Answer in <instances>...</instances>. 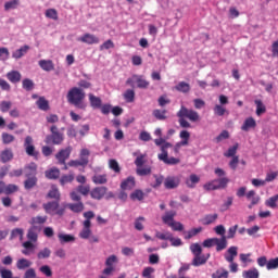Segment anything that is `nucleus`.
I'll return each mask as SVG.
<instances>
[{
	"label": "nucleus",
	"mask_w": 278,
	"mask_h": 278,
	"mask_svg": "<svg viewBox=\"0 0 278 278\" xmlns=\"http://www.w3.org/2000/svg\"><path fill=\"white\" fill-rule=\"evenodd\" d=\"M7 79L12 84H17L22 79V74L18 71H11L5 75Z\"/></svg>",
	"instance_id": "obj_25"
},
{
	"label": "nucleus",
	"mask_w": 278,
	"mask_h": 278,
	"mask_svg": "<svg viewBox=\"0 0 278 278\" xmlns=\"http://www.w3.org/2000/svg\"><path fill=\"white\" fill-rule=\"evenodd\" d=\"M180 182L181 179L178 176H168L165 178L163 186H165L167 190H173L176 189Z\"/></svg>",
	"instance_id": "obj_13"
},
{
	"label": "nucleus",
	"mask_w": 278,
	"mask_h": 278,
	"mask_svg": "<svg viewBox=\"0 0 278 278\" xmlns=\"http://www.w3.org/2000/svg\"><path fill=\"white\" fill-rule=\"evenodd\" d=\"M214 182L217 185V187H219V189H225L227 187V185H229L230 180L229 178H217L214 179Z\"/></svg>",
	"instance_id": "obj_57"
},
{
	"label": "nucleus",
	"mask_w": 278,
	"mask_h": 278,
	"mask_svg": "<svg viewBox=\"0 0 278 278\" xmlns=\"http://www.w3.org/2000/svg\"><path fill=\"white\" fill-rule=\"evenodd\" d=\"M89 157H90V150H88L87 148L81 149L80 160L78 161L88 166V163L90 162Z\"/></svg>",
	"instance_id": "obj_39"
},
{
	"label": "nucleus",
	"mask_w": 278,
	"mask_h": 278,
	"mask_svg": "<svg viewBox=\"0 0 278 278\" xmlns=\"http://www.w3.org/2000/svg\"><path fill=\"white\" fill-rule=\"evenodd\" d=\"M0 277H2V278H20V277H13V271L5 269V268H0Z\"/></svg>",
	"instance_id": "obj_63"
},
{
	"label": "nucleus",
	"mask_w": 278,
	"mask_h": 278,
	"mask_svg": "<svg viewBox=\"0 0 278 278\" xmlns=\"http://www.w3.org/2000/svg\"><path fill=\"white\" fill-rule=\"evenodd\" d=\"M109 168L113 169L115 174H121L122 167L115 159L109 160Z\"/></svg>",
	"instance_id": "obj_47"
},
{
	"label": "nucleus",
	"mask_w": 278,
	"mask_h": 278,
	"mask_svg": "<svg viewBox=\"0 0 278 278\" xmlns=\"http://www.w3.org/2000/svg\"><path fill=\"white\" fill-rule=\"evenodd\" d=\"M155 238L159 240H170L173 238L172 232H155Z\"/></svg>",
	"instance_id": "obj_61"
},
{
	"label": "nucleus",
	"mask_w": 278,
	"mask_h": 278,
	"mask_svg": "<svg viewBox=\"0 0 278 278\" xmlns=\"http://www.w3.org/2000/svg\"><path fill=\"white\" fill-rule=\"evenodd\" d=\"M203 188L205 191H216L220 189L215 180L204 184Z\"/></svg>",
	"instance_id": "obj_60"
},
{
	"label": "nucleus",
	"mask_w": 278,
	"mask_h": 278,
	"mask_svg": "<svg viewBox=\"0 0 278 278\" xmlns=\"http://www.w3.org/2000/svg\"><path fill=\"white\" fill-rule=\"evenodd\" d=\"M50 131L51 135L46 137L45 142L51 146H61L64 142V134L60 131L56 125H52Z\"/></svg>",
	"instance_id": "obj_4"
},
{
	"label": "nucleus",
	"mask_w": 278,
	"mask_h": 278,
	"mask_svg": "<svg viewBox=\"0 0 278 278\" xmlns=\"http://www.w3.org/2000/svg\"><path fill=\"white\" fill-rule=\"evenodd\" d=\"M256 127V121L253 117L245 118L243 126H241V130L249 131L251 128Z\"/></svg>",
	"instance_id": "obj_34"
},
{
	"label": "nucleus",
	"mask_w": 278,
	"mask_h": 278,
	"mask_svg": "<svg viewBox=\"0 0 278 278\" xmlns=\"http://www.w3.org/2000/svg\"><path fill=\"white\" fill-rule=\"evenodd\" d=\"M42 208L46 211L48 215L54 216V213L60 208V202L54 201V202H47L42 204Z\"/></svg>",
	"instance_id": "obj_16"
},
{
	"label": "nucleus",
	"mask_w": 278,
	"mask_h": 278,
	"mask_svg": "<svg viewBox=\"0 0 278 278\" xmlns=\"http://www.w3.org/2000/svg\"><path fill=\"white\" fill-rule=\"evenodd\" d=\"M45 177L49 180H58L61 177V170L58 167H51L45 172Z\"/></svg>",
	"instance_id": "obj_17"
},
{
	"label": "nucleus",
	"mask_w": 278,
	"mask_h": 278,
	"mask_svg": "<svg viewBox=\"0 0 278 278\" xmlns=\"http://www.w3.org/2000/svg\"><path fill=\"white\" fill-rule=\"evenodd\" d=\"M135 186H136V180H135V177H131V176H129L123 182H121V189H123V191L131 190L135 188Z\"/></svg>",
	"instance_id": "obj_24"
},
{
	"label": "nucleus",
	"mask_w": 278,
	"mask_h": 278,
	"mask_svg": "<svg viewBox=\"0 0 278 278\" xmlns=\"http://www.w3.org/2000/svg\"><path fill=\"white\" fill-rule=\"evenodd\" d=\"M78 41L87 45H98L100 42V39L94 35L85 34L80 38H78Z\"/></svg>",
	"instance_id": "obj_18"
},
{
	"label": "nucleus",
	"mask_w": 278,
	"mask_h": 278,
	"mask_svg": "<svg viewBox=\"0 0 278 278\" xmlns=\"http://www.w3.org/2000/svg\"><path fill=\"white\" fill-rule=\"evenodd\" d=\"M172 147H173L172 143H166V146L162 148V153L159 154V160L165 163L166 165L175 166L180 163V160L168 156V149Z\"/></svg>",
	"instance_id": "obj_7"
},
{
	"label": "nucleus",
	"mask_w": 278,
	"mask_h": 278,
	"mask_svg": "<svg viewBox=\"0 0 278 278\" xmlns=\"http://www.w3.org/2000/svg\"><path fill=\"white\" fill-rule=\"evenodd\" d=\"M39 66L41 67L42 71H45L47 73H50V72L54 71V68H55L52 60H45V59L39 61Z\"/></svg>",
	"instance_id": "obj_21"
},
{
	"label": "nucleus",
	"mask_w": 278,
	"mask_h": 278,
	"mask_svg": "<svg viewBox=\"0 0 278 278\" xmlns=\"http://www.w3.org/2000/svg\"><path fill=\"white\" fill-rule=\"evenodd\" d=\"M201 232H202V227L192 228L191 230L186 232L185 240H190Z\"/></svg>",
	"instance_id": "obj_50"
},
{
	"label": "nucleus",
	"mask_w": 278,
	"mask_h": 278,
	"mask_svg": "<svg viewBox=\"0 0 278 278\" xmlns=\"http://www.w3.org/2000/svg\"><path fill=\"white\" fill-rule=\"evenodd\" d=\"M83 226L84 227L81 231L78 233V237H80V239L83 240H88L92 236L91 222H83Z\"/></svg>",
	"instance_id": "obj_14"
},
{
	"label": "nucleus",
	"mask_w": 278,
	"mask_h": 278,
	"mask_svg": "<svg viewBox=\"0 0 278 278\" xmlns=\"http://www.w3.org/2000/svg\"><path fill=\"white\" fill-rule=\"evenodd\" d=\"M108 191H109L108 187H104V186L94 187L92 190H90L89 195L94 201H101L104 199Z\"/></svg>",
	"instance_id": "obj_11"
},
{
	"label": "nucleus",
	"mask_w": 278,
	"mask_h": 278,
	"mask_svg": "<svg viewBox=\"0 0 278 278\" xmlns=\"http://www.w3.org/2000/svg\"><path fill=\"white\" fill-rule=\"evenodd\" d=\"M14 157L13 151L10 148H5L2 152H0V162L3 164L11 162Z\"/></svg>",
	"instance_id": "obj_20"
},
{
	"label": "nucleus",
	"mask_w": 278,
	"mask_h": 278,
	"mask_svg": "<svg viewBox=\"0 0 278 278\" xmlns=\"http://www.w3.org/2000/svg\"><path fill=\"white\" fill-rule=\"evenodd\" d=\"M146 197V193L142 192V190L137 189L132 193H130V200L131 201H143Z\"/></svg>",
	"instance_id": "obj_41"
},
{
	"label": "nucleus",
	"mask_w": 278,
	"mask_h": 278,
	"mask_svg": "<svg viewBox=\"0 0 278 278\" xmlns=\"http://www.w3.org/2000/svg\"><path fill=\"white\" fill-rule=\"evenodd\" d=\"M190 251L193 255L191 265L194 267L204 266L210 258V253L207 255L202 254V248L200 243H192L190 245Z\"/></svg>",
	"instance_id": "obj_3"
},
{
	"label": "nucleus",
	"mask_w": 278,
	"mask_h": 278,
	"mask_svg": "<svg viewBox=\"0 0 278 278\" xmlns=\"http://www.w3.org/2000/svg\"><path fill=\"white\" fill-rule=\"evenodd\" d=\"M27 239L29 241L23 242V248L27 250H34L35 245L33 243H36L38 241V227H30L27 231Z\"/></svg>",
	"instance_id": "obj_8"
},
{
	"label": "nucleus",
	"mask_w": 278,
	"mask_h": 278,
	"mask_svg": "<svg viewBox=\"0 0 278 278\" xmlns=\"http://www.w3.org/2000/svg\"><path fill=\"white\" fill-rule=\"evenodd\" d=\"M48 198L50 199H54L56 201L61 200V193L60 190L56 187H52V189L50 190V192H48Z\"/></svg>",
	"instance_id": "obj_53"
},
{
	"label": "nucleus",
	"mask_w": 278,
	"mask_h": 278,
	"mask_svg": "<svg viewBox=\"0 0 278 278\" xmlns=\"http://www.w3.org/2000/svg\"><path fill=\"white\" fill-rule=\"evenodd\" d=\"M89 103H90V108L93 109H100L101 108V99L97 96H94L93 93H89Z\"/></svg>",
	"instance_id": "obj_32"
},
{
	"label": "nucleus",
	"mask_w": 278,
	"mask_h": 278,
	"mask_svg": "<svg viewBox=\"0 0 278 278\" xmlns=\"http://www.w3.org/2000/svg\"><path fill=\"white\" fill-rule=\"evenodd\" d=\"M256 115L261 116L266 113V105L263 104L261 99L255 100Z\"/></svg>",
	"instance_id": "obj_48"
},
{
	"label": "nucleus",
	"mask_w": 278,
	"mask_h": 278,
	"mask_svg": "<svg viewBox=\"0 0 278 278\" xmlns=\"http://www.w3.org/2000/svg\"><path fill=\"white\" fill-rule=\"evenodd\" d=\"M37 169L38 167L36 163H29L23 169L24 177L26 178L37 177Z\"/></svg>",
	"instance_id": "obj_15"
},
{
	"label": "nucleus",
	"mask_w": 278,
	"mask_h": 278,
	"mask_svg": "<svg viewBox=\"0 0 278 278\" xmlns=\"http://www.w3.org/2000/svg\"><path fill=\"white\" fill-rule=\"evenodd\" d=\"M243 278H260V270H257L255 267L244 270L242 273Z\"/></svg>",
	"instance_id": "obj_37"
},
{
	"label": "nucleus",
	"mask_w": 278,
	"mask_h": 278,
	"mask_svg": "<svg viewBox=\"0 0 278 278\" xmlns=\"http://www.w3.org/2000/svg\"><path fill=\"white\" fill-rule=\"evenodd\" d=\"M153 178L155 179V181L151 182V187H153L154 189H157L160 186L163 185L164 176L154 174Z\"/></svg>",
	"instance_id": "obj_54"
},
{
	"label": "nucleus",
	"mask_w": 278,
	"mask_h": 278,
	"mask_svg": "<svg viewBox=\"0 0 278 278\" xmlns=\"http://www.w3.org/2000/svg\"><path fill=\"white\" fill-rule=\"evenodd\" d=\"M278 194L269 198L267 201H265V205H267L270 208H277L278 204Z\"/></svg>",
	"instance_id": "obj_58"
},
{
	"label": "nucleus",
	"mask_w": 278,
	"mask_h": 278,
	"mask_svg": "<svg viewBox=\"0 0 278 278\" xmlns=\"http://www.w3.org/2000/svg\"><path fill=\"white\" fill-rule=\"evenodd\" d=\"M132 78H135L137 83V88L140 89H147L149 88L150 83L144 78L142 75H132Z\"/></svg>",
	"instance_id": "obj_23"
},
{
	"label": "nucleus",
	"mask_w": 278,
	"mask_h": 278,
	"mask_svg": "<svg viewBox=\"0 0 278 278\" xmlns=\"http://www.w3.org/2000/svg\"><path fill=\"white\" fill-rule=\"evenodd\" d=\"M179 138L182 140L174 146V153L178 154L181 147H188L190 140V132L188 130H182L179 132Z\"/></svg>",
	"instance_id": "obj_10"
},
{
	"label": "nucleus",
	"mask_w": 278,
	"mask_h": 278,
	"mask_svg": "<svg viewBox=\"0 0 278 278\" xmlns=\"http://www.w3.org/2000/svg\"><path fill=\"white\" fill-rule=\"evenodd\" d=\"M118 264V257L113 254L111 256H108L105 260V268L102 270V275L99 276V278H109L112 274H114L115 266Z\"/></svg>",
	"instance_id": "obj_5"
},
{
	"label": "nucleus",
	"mask_w": 278,
	"mask_h": 278,
	"mask_svg": "<svg viewBox=\"0 0 278 278\" xmlns=\"http://www.w3.org/2000/svg\"><path fill=\"white\" fill-rule=\"evenodd\" d=\"M21 4L20 0H10L4 3V11L15 10Z\"/></svg>",
	"instance_id": "obj_44"
},
{
	"label": "nucleus",
	"mask_w": 278,
	"mask_h": 278,
	"mask_svg": "<svg viewBox=\"0 0 278 278\" xmlns=\"http://www.w3.org/2000/svg\"><path fill=\"white\" fill-rule=\"evenodd\" d=\"M18 190H20L18 186H16L14 184H9V185H5L3 194L10 195V194L17 192Z\"/></svg>",
	"instance_id": "obj_46"
},
{
	"label": "nucleus",
	"mask_w": 278,
	"mask_h": 278,
	"mask_svg": "<svg viewBox=\"0 0 278 278\" xmlns=\"http://www.w3.org/2000/svg\"><path fill=\"white\" fill-rule=\"evenodd\" d=\"M211 278H229V271L225 268H219L211 275Z\"/></svg>",
	"instance_id": "obj_42"
},
{
	"label": "nucleus",
	"mask_w": 278,
	"mask_h": 278,
	"mask_svg": "<svg viewBox=\"0 0 278 278\" xmlns=\"http://www.w3.org/2000/svg\"><path fill=\"white\" fill-rule=\"evenodd\" d=\"M23 147L28 156L37 157L39 155V153L36 151V146H34V140L31 136H27L26 138H24Z\"/></svg>",
	"instance_id": "obj_9"
},
{
	"label": "nucleus",
	"mask_w": 278,
	"mask_h": 278,
	"mask_svg": "<svg viewBox=\"0 0 278 278\" xmlns=\"http://www.w3.org/2000/svg\"><path fill=\"white\" fill-rule=\"evenodd\" d=\"M218 219V214H207L201 219V224L203 226H210L213 225Z\"/></svg>",
	"instance_id": "obj_26"
},
{
	"label": "nucleus",
	"mask_w": 278,
	"mask_h": 278,
	"mask_svg": "<svg viewBox=\"0 0 278 278\" xmlns=\"http://www.w3.org/2000/svg\"><path fill=\"white\" fill-rule=\"evenodd\" d=\"M75 180L74 174H68V175H63L60 178V185L61 186H66L67 184H71Z\"/></svg>",
	"instance_id": "obj_49"
},
{
	"label": "nucleus",
	"mask_w": 278,
	"mask_h": 278,
	"mask_svg": "<svg viewBox=\"0 0 278 278\" xmlns=\"http://www.w3.org/2000/svg\"><path fill=\"white\" fill-rule=\"evenodd\" d=\"M12 102L11 101H2L0 102V112L7 113L12 109Z\"/></svg>",
	"instance_id": "obj_62"
},
{
	"label": "nucleus",
	"mask_w": 278,
	"mask_h": 278,
	"mask_svg": "<svg viewBox=\"0 0 278 278\" xmlns=\"http://www.w3.org/2000/svg\"><path fill=\"white\" fill-rule=\"evenodd\" d=\"M177 117H178L179 126L182 127L184 129L191 128L190 123L201 122L200 113L193 109H188L185 105L180 106L179 111L177 112ZM188 119L190 123L188 122Z\"/></svg>",
	"instance_id": "obj_1"
},
{
	"label": "nucleus",
	"mask_w": 278,
	"mask_h": 278,
	"mask_svg": "<svg viewBox=\"0 0 278 278\" xmlns=\"http://www.w3.org/2000/svg\"><path fill=\"white\" fill-rule=\"evenodd\" d=\"M15 141V137L9 132H2V142L3 144L8 146Z\"/></svg>",
	"instance_id": "obj_56"
},
{
	"label": "nucleus",
	"mask_w": 278,
	"mask_h": 278,
	"mask_svg": "<svg viewBox=\"0 0 278 278\" xmlns=\"http://www.w3.org/2000/svg\"><path fill=\"white\" fill-rule=\"evenodd\" d=\"M31 262L28 261L27 258H21L20 261L16 262V268L18 270H25L26 268H30Z\"/></svg>",
	"instance_id": "obj_40"
},
{
	"label": "nucleus",
	"mask_w": 278,
	"mask_h": 278,
	"mask_svg": "<svg viewBox=\"0 0 278 278\" xmlns=\"http://www.w3.org/2000/svg\"><path fill=\"white\" fill-rule=\"evenodd\" d=\"M135 97H136V93L134 89H127L124 92V99L128 103L135 102Z\"/></svg>",
	"instance_id": "obj_51"
},
{
	"label": "nucleus",
	"mask_w": 278,
	"mask_h": 278,
	"mask_svg": "<svg viewBox=\"0 0 278 278\" xmlns=\"http://www.w3.org/2000/svg\"><path fill=\"white\" fill-rule=\"evenodd\" d=\"M72 192H76L78 195L81 194L83 197H88V194H90L91 192V187L90 185H78L76 187V190Z\"/></svg>",
	"instance_id": "obj_28"
},
{
	"label": "nucleus",
	"mask_w": 278,
	"mask_h": 278,
	"mask_svg": "<svg viewBox=\"0 0 278 278\" xmlns=\"http://www.w3.org/2000/svg\"><path fill=\"white\" fill-rule=\"evenodd\" d=\"M36 106L42 112H48L50 110L49 101L45 97H40L38 101H36Z\"/></svg>",
	"instance_id": "obj_30"
},
{
	"label": "nucleus",
	"mask_w": 278,
	"mask_h": 278,
	"mask_svg": "<svg viewBox=\"0 0 278 278\" xmlns=\"http://www.w3.org/2000/svg\"><path fill=\"white\" fill-rule=\"evenodd\" d=\"M200 182V177L195 174H191L190 178L186 180V186L189 188H194L197 184Z\"/></svg>",
	"instance_id": "obj_43"
},
{
	"label": "nucleus",
	"mask_w": 278,
	"mask_h": 278,
	"mask_svg": "<svg viewBox=\"0 0 278 278\" xmlns=\"http://www.w3.org/2000/svg\"><path fill=\"white\" fill-rule=\"evenodd\" d=\"M60 243L64 244V243H70V242H74L75 241V237L72 235H64V233H59L58 235Z\"/></svg>",
	"instance_id": "obj_45"
},
{
	"label": "nucleus",
	"mask_w": 278,
	"mask_h": 278,
	"mask_svg": "<svg viewBox=\"0 0 278 278\" xmlns=\"http://www.w3.org/2000/svg\"><path fill=\"white\" fill-rule=\"evenodd\" d=\"M176 215H177V213L175 211L166 212L165 215L162 216L163 224L169 226L172 223H176L175 222Z\"/></svg>",
	"instance_id": "obj_29"
},
{
	"label": "nucleus",
	"mask_w": 278,
	"mask_h": 278,
	"mask_svg": "<svg viewBox=\"0 0 278 278\" xmlns=\"http://www.w3.org/2000/svg\"><path fill=\"white\" fill-rule=\"evenodd\" d=\"M29 50L30 47L24 45L20 49H16L14 52H12V58H14L15 60H20L21 58L25 56Z\"/></svg>",
	"instance_id": "obj_22"
},
{
	"label": "nucleus",
	"mask_w": 278,
	"mask_h": 278,
	"mask_svg": "<svg viewBox=\"0 0 278 278\" xmlns=\"http://www.w3.org/2000/svg\"><path fill=\"white\" fill-rule=\"evenodd\" d=\"M278 268V257L276 258H270L267 263V269L268 270H274Z\"/></svg>",
	"instance_id": "obj_64"
},
{
	"label": "nucleus",
	"mask_w": 278,
	"mask_h": 278,
	"mask_svg": "<svg viewBox=\"0 0 278 278\" xmlns=\"http://www.w3.org/2000/svg\"><path fill=\"white\" fill-rule=\"evenodd\" d=\"M174 89L177 91V92H182V93H189L190 90H191V87H190V84H187L185 81H180L177 84V86L174 87Z\"/></svg>",
	"instance_id": "obj_31"
},
{
	"label": "nucleus",
	"mask_w": 278,
	"mask_h": 278,
	"mask_svg": "<svg viewBox=\"0 0 278 278\" xmlns=\"http://www.w3.org/2000/svg\"><path fill=\"white\" fill-rule=\"evenodd\" d=\"M247 200L251 201V204L248 205V208H253L254 205H257L261 201L260 195H256V192L254 190L248 191L245 194Z\"/></svg>",
	"instance_id": "obj_19"
},
{
	"label": "nucleus",
	"mask_w": 278,
	"mask_h": 278,
	"mask_svg": "<svg viewBox=\"0 0 278 278\" xmlns=\"http://www.w3.org/2000/svg\"><path fill=\"white\" fill-rule=\"evenodd\" d=\"M92 181L96 186H99V185H105L109 179L106 178V174H96L93 177H92Z\"/></svg>",
	"instance_id": "obj_35"
},
{
	"label": "nucleus",
	"mask_w": 278,
	"mask_h": 278,
	"mask_svg": "<svg viewBox=\"0 0 278 278\" xmlns=\"http://www.w3.org/2000/svg\"><path fill=\"white\" fill-rule=\"evenodd\" d=\"M85 99L86 92L79 87L71 88L68 93H66V101H68L71 105H74L78 110L86 111L87 104L85 102Z\"/></svg>",
	"instance_id": "obj_2"
},
{
	"label": "nucleus",
	"mask_w": 278,
	"mask_h": 278,
	"mask_svg": "<svg viewBox=\"0 0 278 278\" xmlns=\"http://www.w3.org/2000/svg\"><path fill=\"white\" fill-rule=\"evenodd\" d=\"M70 198L72 201L76 202V203H70L67 205L71 212L79 214L85 211V204L81 202V195L79 193L71 192Z\"/></svg>",
	"instance_id": "obj_6"
},
{
	"label": "nucleus",
	"mask_w": 278,
	"mask_h": 278,
	"mask_svg": "<svg viewBox=\"0 0 278 278\" xmlns=\"http://www.w3.org/2000/svg\"><path fill=\"white\" fill-rule=\"evenodd\" d=\"M27 179L24 180V189L31 190L38 184L37 177H26Z\"/></svg>",
	"instance_id": "obj_33"
},
{
	"label": "nucleus",
	"mask_w": 278,
	"mask_h": 278,
	"mask_svg": "<svg viewBox=\"0 0 278 278\" xmlns=\"http://www.w3.org/2000/svg\"><path fill=\"white\" fill-rule=\"evenodd\" d=\"M215 245H216V251L217 252L226 250V248H227V238L225 236H223L222 238H217V241H216Z\"/></svg>",
	"instance_id": "obj_38"
},
{
	"label": "nucleus",
	"mask_w": 278,
	"mask_h": 278,
	"mask_svg": "<svg viewBox=\"0 0 278 278\" xmlns=\"http://www.w3.org/2000/svg\"><path fill=\"white\" fill-rule=\"evenodd\" d=\"M214 114L216 116H225L226 114H229V112H227V110L223 105L216 104L214 106Z\"/></svg>",
	"instance_id": "obj_55"
},
{
	"label": "nucleus",
	"mask_w": 278,
	"mask_h": 278,
	"mask_svg": "<svg viewBox=\"0 0 278 278\" xmlns=\"http://www.w3.org/2000/svg\"><path fill=\"white\" fill-rule=\"evenodd\" d=\"M168 111L167 110H160V109H154L153 110V116L156 121L164 122L168 119Z\"/></svg>",
	"instance_id": "obj_27"
},
{
	"label": "nucleus",
	"mask_w": 278,
	"mask_h": 278,
	"mask_svg": "<svg viewBox=\"0 0 278 278\" xmlns=\"http://www.w3.org/2000/svg\"><path fill=\"white\" fill-rule=\"evenodd\" d=\"M71 152H73V148L67 147L65 149H61L54 157L58 161L59 165H65L67 160L70 159Z\"/></svg>",
	"instance_id": "obj_12"
},
{
	"label": "nucleus",
	"mask_w": 278,
	"mask_h": 278,
	"mask_svg": "<svg viewBox=\"0 0 278 278\" xmlns=\"http://www.w3.org/2000/svg\"><path fill=\"white\" fill-rule=\"evenodd\" d=\"M22 88L27 92H30L34 89V81L30 78H24L22 81Z\"/></svg>",
	"instance_id": "obj_52"
},
{
	"label": "nucleus",
	"mask_w": 278,
	"mask_h": 278,
	"mask_svg": "<svg viewBox=\"0 0 278 278\" xmlns=\"http://www.w3.org/2000/svg\"><path fill=\"white\" fill-rule=\"evenodd\" d=\"M38 260H46L51 256V250L49 248H45L38 252Z\"/></svg>",
	"instance_id": "obj_59"
},
{
	"label": "nucleus",
	"mask_w": 278,
	"mask_h": 278,
	"mask_svg": "<svg viewBox=\"0 0 278 278\" xmlns=\"http://www.w3.org/2000/svg\"><path fill=\"white\" fill-rule=\"evenodd\" d=\"M136 174L139 177H147L150 176L152 174V167L151 166H144V167H137L136 169Z\"/></svg>",
	"instance_id": "obj_36"
}]
</instances>
